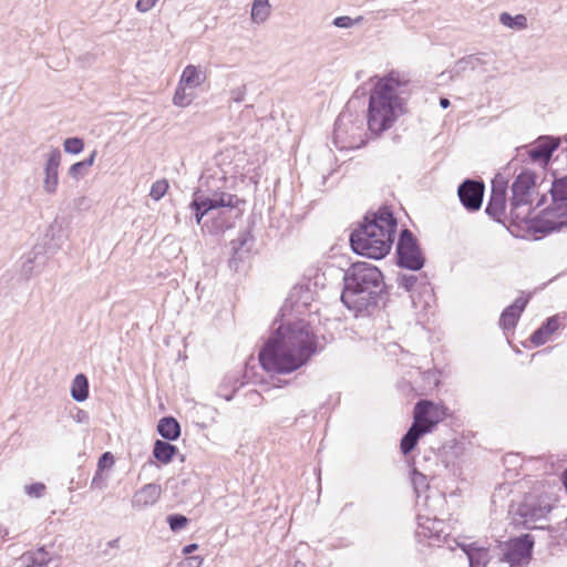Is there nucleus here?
<instances>
[{"instance_id":"30","label":"nucleus","mask_w":567,"mask_h":567,"mask_svg":"<svg viewBox=\"0 0 567 567\" xmlns=\"http://www.w3.org/2000/svg\"><path fill=\"white\" fill-rule=\"evenodd\" d=\"M425 434H423L420 430L410 426L400 441L401 453L403 455H409L416 447L420 439Z\"/></svg>"},{"instance_id":"22","label":"nucleus","mask_w":567,"mask_h":567,"mask_svg":"<svg viewBox=\"0 0 567 567\" xmlns=\"http://www.w3.org/2000/svg\"><path fill=\"white\" fill-rule=\"evenodd\" d=\"M528 303V297H518L512 305L507 306L499 318V326L504 331L514 329Z\"/></svg>"},{"instance_id":"14","label":"nucleus","mask_w":567,"mask_h":567,"mask_svg":"<svg viewBox=\"0 0 567 567\" xmlns=\"http://www.w3.org/2000/svg\"><path fill=\"white\" fill-rule=\"evenodd\" d=\"M350 113L341 112L334 122L333 143L340 150L358 146L354 140V131L360 127L354 125Z\"/></svg>"},{"instance_id":"3","label":"nucleus","mask_w":567,"mask_h":567,"mask_svg":"<svg viewBox=\"0 0 567 567\" xmlns=\"http://www.w3.org/2000/svg\"><path fill=\"white\" fill-rule=\"evenodd\" d=\"M408 85L409 80L395 70L378 80L369 96L367 125L371 133L379 135L388 131L403 114L401 94Z\"/></svg>"},{"instance_id":"7","label":"nucleus","mask_w":567,"mask_h":567,"mask_svg":"<svg viewBox=\"0 0 567 567\" xmlns=\"http://www.w3.org/2000/svg\"><path fill=\"white\" fill-rule=\"evenodd\" d=\"M239 203L237 195L226 192H215L210 196L194 194V199L188 205L193 212L195 223L203 229V223L212 212L219 208H235Z\"/></svg>"},{"instance_id":"46","label":"nucleus","mask_w":567,"mask_h":567,"mask_svg":"<svg viewBox=\"0 0 567 567\" xmlns=\"http://www.w3.org/2000/svg\"><path fill=\"white\" fill-rule=\"evenodd\" d=\"M237 392V388L228 390L227 383L224 382L218 388V395L224 398L226 401H230Z\"/></svg>"},{"instance_id":"28","label":"nucleus","mask_w":567,"mask_h":567,"mask_svg":"<svg viewBox=\"0 0 567 567\" xmlns=\"http://www.w3.org/2000/svg\"><path fill=\"white\" fill-rule=\"evenodd\" d=\"M70 392L72 399L76 402H84L89 398L90 383L84 373H79L74 377Z\"/></svg>"},{"instance_id":"2","label":"nucleus","mask_w":567,"mask_h":567,"mask_svg":"<svg viewBox=\"0 0 567 567\" xmlns=\"http://www.w3.org/2000/svg\"><path fill=\"white\" fill-rule=\"evenodd\" d=\"M384 289L381 270L370 262L357 261L344 271L340 298L355 316H369L379 307Z\"/></svg>"},{"instance_id":"1","label":"nucleus","mask_w":567,"mask_h":567,"mask_svg":"<svg viewBox=\"0 0 567 567\" xmlns=\"http://www.w3.org/2000/svg\"><path fill=\"white\" fill-rule=\"evenodd\" d=\"M318 352L317 336L306 320L281 324L261 348L258 358L261 368L278 374L291 373Z\"/></svg>"},{"instance_id":"23","label":"nucleus","mask_w":567,"mask_h":567,"mask_svg":"<svg viewBox=\"0 0 567 567\" xmlns=\"http://www.w3.org/2000/svg\"><path fill=\"white\" fill-rule=\"evenodd\" d=\"M161 493L162 488L158 484H146L134 494L132 506L137 508L152 506L158 501Z\"/></svg>"},{"instance_id":"35","label":"nucleus","mask_w":567,"mask_h":567,"mask_svg":"<svg viewBox=\"0 0 567 567\" xmlns=\"http://www.w3.org/2000/svg\"><path fill=\"white\" fill-rule=\"evenodd\" d=\"M499 22L511 29H525L527 27V18L524 14L512 16L508 12L499 14Z\"/></svg>"},{"instance_id":"40","label":"nucleus","mask_w":567,"mask_h":567,"mask_svg":"<svg viewBox=\"0 0 567 567\" xmlns=\"http://www.w3.org/2000/svg\"><path fill=\"white\" fill-rule=\"evenodd\" d=\"M167 189H168V182L166 179H158L155 183H153L151 190H150V196L154 200L157 202L165 196V194L167 193Z\"/></svg>"},{"instance_id":"38","label":"nucleus","mask_w":567,"mask_h":567,"mask_svg":"<svg viewBox=\"0 0 567 567\" xmlns=\"http://www.w3.org/2000/svg\"><path fill=\"white\" fill-rule=\"evenodd\" d=\"M63 148L65 153L69 154H80L84 148V141L81 137H68L63 142Z\"/></svg>"},{"instance_id":"20","label":"nucleus","mask_w":567,"mask_h":567,"mask_svg":"<svg viewBox=\"0 0 567 567\" xmlns=\"http://www.w3.org/2000/svg\"><path fill=\"white\" fill-rule=\"evenodd\" d=\"M506 189V182H501L499 184L495 179L492 182V192L485 207V213L495 220H499L505 210Z\"/></svg>"},{"instance_id":"26","label":"nucleus","mask_w":567,"mask_h":567,"mask_svg":"<svg viewBox=\"0 0 567 567\" xmlns=\"http://www.w3.org/2000/svg\"><path fill=\"white\" fill-rule=\"evenodd\" d=\"M157 432L166 441H176L181 436V424L174 416H164L157 423Z\"/></svg>"},{"instance_id":"37","label":"nucleus","mask_w":567,"mask_h":567,"mask_svg":"<svg viewBox=\"0 0 567 567\" xmlns=\"http://www.w3.org/2000/svg\"><path fill=\"white\" fill-rule=\"evenodd\" d=\"M249 240H252V236L250 231L246 230L243 231L236 239L230 241L231 250L234 252L230 262L235 260L237 257L239 259L241 258L240 251Z\"/></svg>"},{"instance_id":"32","label":"nucleus","mask_w":567,"mask_h":567,"mask_svg":"<svg viewBox=\"0 0 567 567\" xmlns=\"http://www.w3.org/2000/svg\"><path fill=\"white\" fill-rule=\"evenodd\" d=\"M44 254V247L41 245H35L32 250L24 256V260L22 262L21 272L22 275L29 279L33 275L34 262L38 260L40 256Z\"/></svg>"},{"instance_id":"41","label":"nucleus","mask_w":567,"mask_h":567,"mask_svg":"<svg viewBox=\"0 0 567 567\" xmlns=\"http://www.w3.org/2000/svg\"><path fill=\"white\" fill-rule=\"evenodd\" d=\"M363 21V17L359 16L355 19H352L348 16H340L333 19L332 24L337 28L349 29L355 24H359Z\"/></svg>"},{"instance_id":"25","label":"nucleus","mask_w":567,"mask_h":567,"mask_svg":"<svg viewBox=\"0 0 567 567\" xmlns=\"http://www.w3.org/2000/svg\"><path fill=\"white\" fill-rule=\"evenodd\" d=\"M466 555L468 567H491L489 551L485 547H476L474 544L462 546Z\"/></svg>"},{"instance_id":"53","label":"nucleus","mask_w":567,"mask_h":567,"mask_svg":"<svg viewBox=\"0 0 567 567\" xmlns=\"http://www.w3.org/2000/svg\"><path fill=\"white\" fill-rule=\"evenodd\" d=\"M451 105V102L447 97H440V106L442 109H447Z\"/></svg>"},{"instance_id":"17","label":"nucleus","mask_w":567,"mask_h":567,"mask_svg":"<svg viewBox=\"0 0 567 567\" xmlns=\"http://www.w3.org/2000/svg\"><path fill=\"white\" fill-rule=\"evenodd\" d=\"M61 157L62 154L59 148L51 150L47 156L44 164L43 190L49 195L55 194L58 189Z\"/></svg>"},{"instance_id":"13","label":"nucleus","mask_w":567,"mask_h":567,"mask_svg":"<svg viewBox=\"0 0 567 567\" xmlns=\"http://www.w3.org/2000/svg\"><path fill=\"white\" fill-rule=\"evenodd\" d=\"M485 185L482 181L466 178L457 188L462 206L470 213L477 212L483 204Z\"/></svg>"},{"instance_id":"9","label":"nucleus","mask_w":567,"mask_h":567,"mask_svg":"<svg viewBox=\"0 0 567 567\" xmlns=\"http://www.w3.org/2000/svg\"><path fill=\"white\" fill-rule=\"evenodd\" d=\"M534 544V536L530 534L513 537L504 543L498 561L506 563L511 567L526 565L532 559Z\"/></svg>"},{"instance_id":"57","label":"nucleus","mask_w":567,"mask_h":567,"mask_svg":"<svg viewBox=\"0 0 567 567\" xmlns=\"http://www.w3.org/2000/svg\"><path fill=\"white\" fill-rule=\"evenodd\" d=\"M292 567H307L305 563L300 561V560H297L295 561L293 566Z\"/></svg>"},{"instance_id":"50","label":"nucleus","mask_w":567,"mask_h":567,"mask_svg":"<svg viewBox=\"0 0 567 567\" xmlns=\"http://www.w3.org/2000/svg\"><path fill=\"white\" fill-rule=\"evenodd\" d=\"M197 548H198V545H197V544H195V543H192V544L186 545V546L183 548V553H184L185 555H188V554H192L193 551H195Z\"/></svg>"},{"instance_id":"52","label":"nucleus","mask_w":567,"mask_h":567,"mask_svg":"<svg viewBox=\"0 0 567 567\" xmlns=\"http://www.w3.org/2000/svg\"><path fill=\"white\" fill-rule=\"evenodd\" d=\"M425 480V476L419 472H414L413 474V483L414 484H417V483H422L423 481Z\"/></svg>"},{"instance_id":"36","label":"nucleus","mask_w":567,"mask_h":567,"mask_svg":"<svg viewBox=\"0 0 567 567\" xmlns=\"http://www.w3.org/2000/svg\"><path fill=\"white\" fill-rule=\"evenodd\" d=\"M188 86H185L184 84H181V82H178L173 96L174 105L179 107H186L193 102L194 94L192 92H188Z\"/></svg>"},{"instance_id":"42","label":"nucleus","mask_w":567,"mask_h":567,"mask_svg":"<svg viewBox=\"0 0 567 567\" xmlns=\"http://www.w3.org/2000/svg\"><path fill=\"white\" fill-rule=\"evenodd\" d=\"M45 485L41 482L32 483L24 486V492L32 498H40L44 495Z\"/></svg>"},{"instance_id":"34","label":"nucleus","mask_w":567,"mask_h":567,"mask_svg":"<svg viewBox=\"0 0 567 567\" xmlns=\"http://www.w3.org/2000/svg\"><path fill=\"white\" fill-rule=\"evenodd\" d=\"M480 62H481V59L473 54L460 59L455 63L453 69L450 71L451 78L458 76L461 74V72H463L467 69L474 70L480 64Z\"/></svg>"},{"instance_id":"51","label":"nucleus","mask_w":567,"mask_h":567,"mask_svg":"<svg viewBox=\"0 0 567 567\" xmlns=\"http://www.w3.org/2000/svg\"><path fill=\"white\" fill-rule=\"evenodd\" d=\"M87 419H89V415L85 411H83V410L78 411V413H76L78 422H85V421H87Z\"/></svg>"},{"instance_id":"48","label":"nucleus","mask_w":567,"mask_h":567,"mask_svg":"<svg viewBox=\"0 0 567 567\" xmlns=\"http://www.w3.org/2000/svg\"><path fill=\"white\" fill-rule=\"evenodd\" d=\"M203 559L199 556H192L185 559L184 567H200Z\"/></svg>"},{"instance_id":"19","label":"nucleus","mask_w":567,"mask_h":567,"mask_svg":"<svg viewBox=\"0 0 567 567\" xmlns=\"http://www.w3.org/2000/svg\"><path fill=\"white\" fill-rule=\"evenodd\" d=\"M234 217L224 208L212 212L208 218L203 223V233H207L213 236L224 234L226 230L233 228Z\"/></svg>"},{"instance_id":"49","label":"nucleus","mask_w":567,"mask_h":567,"mask_svg":"<svg viewBox=\"0 0 567 567\" xmlns=\"http://www.w3.org/2000/svg\"><path fill=\"white\" fill-rule=\"evenodd\" d=\"M224 382L230 383L233 385V389L237 388V391L243 386V382L239 380L238 377H226Z\"/></svg>"},{"instance_id":"47","label":"nucleus","mask_w":567,"mask_h":567,"mask_svg":"<svg viewBox=\"0 0 567 567\" xmlns=\"http://www.w3.org/2000/svg\"><path fill=\"white\" fill-rule=\"evenodd\" d=\"M105 477L103 475V471L96 468L93 478L91 481V488H103Z\"/></svg>"},{"instance_id":"54","label":"nucleus","mask_w":567,"mask_h":567,"mask_svg":"<svg viewBox=\"0 0 567 567\" xmlns=\"http://www.w3.org/2000/svg\"><path fill=\"white\" fill-rule=\"evenodd\" d=\"M8 534H9L8 529L3 525L0 524V537L3 538L6 536H8Z\"/></svg>"},{"instance_id":"43","label":"nucleus","mask_w":567,"mask_h":567,"mask_svg":"<svg viewBox=\"0 0 567 567\" xmlns=\"http://www.w3.org/2000/svg\"><path fill=\"white\" fill-rule=\"evenodd\" d=\"M114 462L113 454L111 452H104L97 461V468L101 471L109 470L114 465Z\"/></svg>"},{"instance_id":"4","label":"nucleus","mask_w":567,"mask_h":567,"mask_svg":"<svg viewBox=\"0 0 567 567\" xmlns=\"http://www.w3.org/2000/svg\"><path fill=\"white\" fill-rule=\"evenodd\" d=\"M398 220L392 209L381 206L377 212L364 216L358 228L350 234V246L360 256L382 259L394 243Z\"/></svg>"},{"instance_id":"21","label":"nucleus","mask_w":567,"mask_h":567,"mask_svg":"<svg viewBox=\"0 0 567 567\" xmlns=\"http://www.w3.org/2000/svg\"><path fill=\"white\" fill-rule=\"evenodd\" d=\"M19 559L23 567H48L53 560H60L61 556L50 551L47 546H40L23 553Z\"/></svg>"},{"instance_id":"6","label":"nucleus","mask_w":567,"mask_h":567,"mask_svg":"<svg viewBox=\"0 0 567 567\" xmlns=\"http://www.w3.org/2000/svg\"><path fill=\"white\" fill-rule=\"evenodd\" d=\"M550 511L551 504L547 496L530 493L518 502H512L508 513L516 525L533 528L529 524L545 518Z\"/></svg>"},{"instance_id":"15","label":"nucleus","mask_w":567,"mask_h":567,"mask_svg":"<svg viewBox=\"0 0 567 567\" xmlns=\"http://www.w3.org/2000/svg\"><path fill=\"white\" fill-rule=\"evenodd\" d=\"M533 213L532 202H524L511 199L509 218L511 223L515 226H525V229L534 235V239H540L543 236L540 231L533 229V220L539 217V214L535 217H530Z\"/></svg>"},{"instance_id":"27","label":"nucleus","mask_w":567,"mask_h":567,"mask_svg":"<svg viewBox=\"0 0 567 567\" xmlns=\"http://www.w3.org/2000/svg\"><path fill=\"white\" fill-rule=\"evenodd\" d=\"M206 80V74L198 66L188 64L182 72L179 82L189 89L199 87Z\"/></svg>"},{"instance_id":"24","label":"nucleus","mask_w":567,"mask_h":567,"mask_svg":"<svg viewBox=\"0 0 567 567\" xmlns=\"http://www.w3.org/2000/svg\"><path fill=\"white\" fill-rule=\"evenodd\" d=\"M559 328L558 316L547 318L530 336L529 340L535 347L545 344L549 337Z\"/></svg>"},{"instance_id":"29","label":"nucleus","mask_w":567,"mask_h":567,"mask_svg":"<svg viewBox=\"0 0 567 567\" xmlns=\"http://www.w3.org/2000/svg\"><path fill=\"white\" fill-rule=\"evenodd\" d=\"M171 441L156 440L153 446V456L163 464L172 462L177 453V447L169 443Z\"/></svg>"},{"instance_id":"10","label":"nucleus","mask_w":567,"mask_h":567,"mask_svg":"<svg viewBox=\"0 0 567 567\" xmlns=\"http://www.w3.org/2000/svg\"><path fill=\"white\" fill-rule=\"evenodd\" d=\"M396 284L400 288L411 293L414 308H425L433 298V289L425 275H399Z\"/></svg>"},{"instance_id":"12","label":"nucleus","mask_w":567,"mask_h":567,"mask_svg":"<svg viewBox=\"0 0 567 567\" xmlns=\"http://www.w3.org/2000/svg\"><path fill=\"white\" fill-rule=\"evenodd\" d=\"M442 416L439 406L430 400H420L413 409V422L411 426L423 434L431 433L441 422Z\"/></svg>"},{"instance_id":"5","label":"nucleus","mask_w":567,"mask_h":567,"mask_svg":"<svg viewBox=\"0 0 567 567\" xmlns=\"http://www.w3.org/2000/svg\"><path fill=\"white\" fill-rule=\"evenodd\" d=\"M549 193L551 204L539 213V217L533 220L532 225V228L540 231L542 236L567 227V176L555 178Z\"/></svg>"},{"instance_id":"56","label":"nucleus","mask_w":567,"mask_h":567,"mask_svg":"<svg viewBox=\"0 0 567 567\" xmlns=\"http://www.w3.org/2000/svg\"><path fill=\"white\" fill-rule=\"evenodd\" d=\"M545 200H546V197H545V195H543V196L539 198V200L537 202L536 207L542 206V205L545 203Z\"/></svg>"},{"instance_id":"11","label":"nucleus","mask_w":567,"mask_h":567,"mask_svg":"<svg viewBox=\"0 0 567 567\" xmlns=\"http://www.w3.org/2000/svg\"><path fill=\"white\" fill-rule=\"evenodd\" d=\"M415 535L420 543H422L423 539H427L429 546L441 547L449 542L450 532L444 520L419 516Z\"/></svg>"},{"instance_id":"16","label":"nucleus","mask_w":567,"mask_h":567,"mask_svg":"<svg viewBox=\"0 0 567 567\" xmlns=\"http://www.w3.org/2000/svg\"><path fill=\"white\" fill-rule=\"evenodd\" d=\"M560 140L550 135L539 136L533 146L526 151L530 162L547 164L553 153L559 147Z\"/></svg>"},{"instance_id":"45","label":"nucleus","mask_w":567,"mask_h":567,"mask_svg":"<svg viewBox=\"0 0 567 567\" xmlns=\"http://www.w3.org/2000/svg\"><path fill=\"white\" fill-rule=\"evenodd\" d=\"M157 1L158 0H137L135 7L137 11L145 13L153 9Z\"/></svg>"},{"instance_id":"8","label":"nucleus","mask_w":567,"mask_h":567,"mask_svg":"<svg viewBox=\"0 0 567 567\" xmlns=\"http://www.w3.org/2000/svg\"><path fill=\"white\" fill-rule=\"evenodd\" d=\"M396 265L402 269L419 271L425 265V257L419 240L413 233L405 228L399 234L395 247Z\"/></svg>"},{"instance_id":"55","label":"nucleus","mask_w":567,"mask_h":567,"mask_svg":"<svg viewBox=\"0 0 567 567\" xmlns=\"http://www.w3.org/2000/svg\"><path fill=\"white\" fill-rule=\"evenodd\" d=\"M117 544H118V539H117V538H116V539H113V540H110V542L107 543L109 547H112V548H113V547H116V546H117Z\"/></svg>"},{"instance_id":"18","label":"nucleus","mask_w":567,"mask_h":567,"mask_svg":"<svg viewBox=\"0 0 567 567\" xmlns=\"http://www.w3.org/2000/svg\"><path fill=\"white\" fill-rule=\"evenodd\" d=\"M536 185V174L529 169L522 171L514 179L511 190V199L524 202L530 200V192Z\"/></svg>"},{"instance_id":"44","label":"nucleus","mask_w":567,"mask_h":567,"mask_svg":"<svg viewBox=\"0 0 567 567\" xmlns=\"http://www.w3.org/2000/svg\"><path fill=\"white\" fill-rule=\"evenodd\" d=\"M246 95V85H241L239 87L233 89L230 91V100L236 103H240L245 100Z\"/></svg>"},{"instance_id":"39","label":"nucleus","mask_w":567,"mask_h":567,"mask_svg":"<svg viewBox=\"0 0 567 567\" xmlns=\"http://www.w3.org/2000/svg\"><path fill=\"white\" fill-rule=\"evenodd\" d=\"M166 522L172 532L176 533L185 528L189 519L182 514H171L166 517Z\"/></svg>"},{"instance_id":"33","label":"nucleus","mask_w":567,"mask_h":567,"mask_svg":"<svg viewBox=\"0 0 567 567\" xmlns=\"http://www.w3.org/2000/svg\"><path fill=\"white\" fill-rule=\"evenodd\" d=\"M96 155L97 151L93 150L87 158L72 164L68 174L74 179H79L80 177L84 176L86 171L93 165Z\"/></svg>"},{"instance_id":"31","label":"nucleus","mask_w":567,"mask_h":567,"mask_svg":"<svg viewBox=\"0 0 567 567\" xmlns=\"http://www.w3.org/2000/svg\"><path fill=\"white\" fill-rule=\"evenodd\" d=\"M271 6L269 0H254L250 11L251 21L256 24L264 23L270 16Z\"/></svg>"}]
</instances>
